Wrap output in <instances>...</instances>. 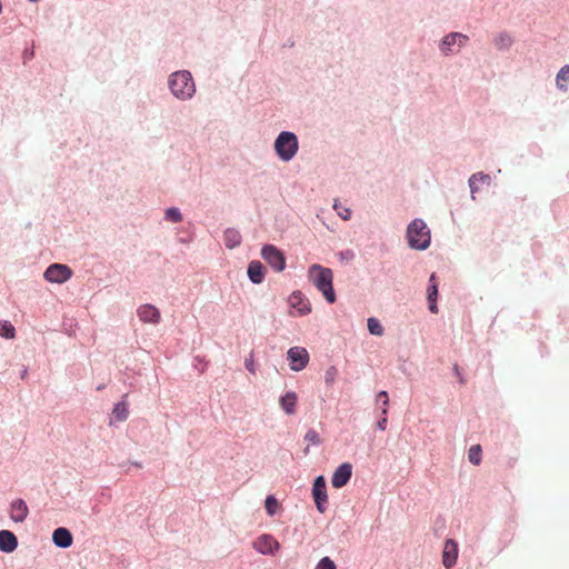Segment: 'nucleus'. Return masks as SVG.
Masks as SVG:
<instances>
[{
    "instance_id": "obj_34",
    "label": "nucleus",
    "mask_w": 569,
    "mask_h": 569,
    "mask_svg": "<svg viewBox=\"0 0 569 569\" xmlns=\"http://www.w3.org/2000/svg\"><path fill=\"white\" fill-rule=\"evenodd\" d=\"M338 376V369L335 366H330L325 372V382L330 386L335 382Z\"/></svg>"
},
{
    "instance_id": "obj_42",
    "label": "nucleus",
    "mask_w": 569,
    "mask_h": 569,
    "mask_svg": "<svg viewBox=\"0 0 569 569\" xmlns=\"http://www.w3.org/2000/svg\"><path fill=\"white\" fill-rule=\"evenodd\" d=\"M27 375H28V369H27V368H24V369L21 371V373H20V378H21V379H24V378L27 377Z\"/></svg>"
},
{
    "instance_id": "obj_7",
    "label": "nucleus",
    "mask_w": 569,
    "mask_h": 569,
    "mask_svg": "<svg viewBox=\"0 0 569 569\" xmlns=\"http://www.w3.org/2000/svg\"><path fill=\"white\" fill-rule=\"evenodd\" d=\"M73 276L72 269L68 264L51 263L43 272V278L50 283L62 284Z\"/></svg>"
},
{
    "instance_id": "obj_22",
    "label": "nucleus",
    "mask_w": 569,
    "mask_h": 569,
    "mask_svg": "<svg viewBox=\"0 0 569 569\" xmlns=\"http://www.w3.org/2000/svg\"><path fill=\"white\" fill-rule=\"evenodd\" d=\"M127 396H123L126 398ZM112 415L117 421L122 422L128 419L129 406L128 402L122 399L113 405Z\"/></svg>"
},
{
    "instance_id": "obj_10",
    "label": "nucleus",
    "mask_w": 569,
    "mask_h": 569,
    "mask_svg": "<svg viewBox=\"0 0 569 569\" xmlns=\"http://www.w3.org/2000/svg\"><path fill=\"white\" fill-rule=\"evenodd\" d=\"M253 549L263 556H274L280 543L270 533H262L253 541Z\"/></svg>"
},
{
    "instance_id": "obj_4",
    "label": "nucleus",
    "mask_w": 569,
    "mask_h": 569,
    "mask_svg": "<svg viewBox=\"0 0 569 569\" xmlns=\"http://www.w3.org/2000/svg\"><path fill=\"white\" fill-rule=\"evenodd\" d=\"M273 149L279 160L282 162L291 161L299 150L298 136L292 131H280L274 139Z\"/></svg>"
},
{
    "instance_id": "obj_26",
    "label": "nucleus",
    "mask_w": 569,
    "mask_h": 569,
    "mask_svg": "<svg viewBox=\"0 0 569 569\" xmlns=\"http://www.w3.org/2000/svg\"><path fill=\"white\" fill-rule=\"evenodd\" d=\"M264 509H266V513L269 516V517H273L278 513L279 509H280V502L279 500L276 498L274 495L270 493L264 499Z\"/></svg>"
},
{
    "instance_id": "obj_8",
    "label": "nucleus",
    "mask_w": 569,
    "mask_h": 569,
    "mask_svg": "<svg viewBox=\"0 0 569 569\" xmlns=\"http://www.w3.org/2000/svg\"><path fill=\"white\" fill-rule=\"evenodd\" d=\"M292 316L303 317L311 312V303L301 290H293L287 299Z\"/></svg>"
},
{
    "instance_id": "obj_23",
    "label": "nucleus",
    "mask_w": 569,
    "mask_h": 569,
    "mask_svg": "<svg viewBox=\"0 0 569 569\" xmlns=\"http://www.w3.org/2000/svg\"><path fill=\"white\" fill-rule=\"evenodd\" d=\"M490 180H491L490 176L487 174V173H483L481 171L471 174L469 180H468V184H469L470 192H471V198L475 199V193L478 192V190H479V187L477 186V182H487V183H489Z\"/></svg>"
},
{
    "instance_id": "obj_45",
    "label": "nucleus",
    "mask_w": 569,
    "mask_h": 569,
    "mask_svg": "<svg viewBox=\"0 0 569 569\" xmlns=\"http://www.w3.org/2000/svg\"><path fill=\"white\" fill-rule=\"evenodd\" d=\"M180 241H181V242H187L188 240L186 239V237H182V238L180 239Z\"/></svg>"
},
{
    "instance_id": "obj_25",
    "label": "nucleus",
    "mask_w": 569,
    "mask_h": 569,
    "mask_svg": "<svg viewBox=\"0 0 569 569\" xmlns=\"http://www.w3.org/2000/svg\"><path fill=\"white\" fill-rule=\"evenodd\" d=\"M512 43H513V39L506 31L498 33L493 39V44L496 46V48L498 50H501V51L508 50L512 46Z\"/></svg>"
},
{
    "instance_id": "obj_17",
    "label": "nucleus",
    "mask_w": 569,
    "mask_h": 569,
    "mask_svg": "<svg viewBox=\"0 0 569 569\" xmlns=\"http://www.w3.org/2000/svg\"><path fill=\"white\" fill-rule=\"evenodd\" d=\"M267 269L260 260H252L248 263L247 274L251 283L260 284L266 279Z\"/></svg>"
},
{
    "instance_id": "obj_31",
    "label": "nucleus",
    "mask_w": 569,
    "mask_h": 569,
    "mask_svg": "<svg viewBox=\"0 0 569 569\" xmlns=\"http://www.w3.org/2000/svg\"><path fill=\"white\" fill-rule=\"evenodd\" d=\"M183 216L178 207H169L164 210V220L178 223L182 221Z\"/></svg>"
},
{
    "instance_id": "obj_28",
    "label": "nucleus",
    "mask_w": 569,
    "mask_h": 569,
    "mask_svg": "<svg viewBox=\"0 0 569 569\" xmlns=\"http://www.w3.org/2000/svg\"><path fill=\"white\" fill-rule=\"evenodd\" d=\"M376 402L380 407L381 415L387 416L389 412V395L386 390H380L376 396Z\"/></svg>"
},
{
    "instance_id": "obj_43",
    "label": "nucleus",
    "mask_w": 569,
    "mask_h": 569,
    "mask_svg": "<svg viewBox=\"0 0 569 569\" xmlns=\"http://www.w3.org/2000/svg\"><path fill=\"white\" fill-rule=\"evenodd\" d=\"M293 44H295V42H293V41L288 40V41H287V43H286L284 46H287V47H293Z\"/></svg>"
},
{
    "instance_id": "obj_41",
    "label": "nucleus",
    "mask_w": 569,
    "mask_h": 569,
    "mask_svg": "<svg viewBox=\"0 0 569 569\" xmlns=\"http://www.w3.org/2000/svg\"><path fill=\"white\" fill-rule=\"evenodd\" d=\"M130 465L136 467V468H142V463L139 462V461H131Z\"/></svg>"
},
{
    "instance_id": "obj_14",
    "label": "nucleus",
    "mask_w": 569,
    "mask_h": 569,
    "mask_svg": "<svg viewBox=\"0 0 569 569\" xmlns=\"http://www.w3.org/2000/svg\"><path fill=\"white\" fill-rule=\"evenodd\" d=\"M427 302H428V310L431 313H438L439 307H438V298H439V283H438V277L436 272H432L429 276L428 286H427Z\"/></svg>"
},
{
    "instance_id": "obj_24",
    "label": "nucleus",
    "mask_w": 569,
    "mask_h": 569,
    "mask_svg": "<svg viewBox=\"0 0 569 569\" xmlns=\"http://www.w3.org/2000/svg\"><path fill=\"white\" fill-rule=\"evenodd\" d=\"M557 88L560 91H569V64H565L556 76Z\"/></svg>"
},
{
    "instance_id": "obj_3",
    "label": "nucleus",
    "mask_w": 569,
    "mask_h": 569,
    "mask_svg": "<svg viewBox=\"0 0 569 569\" xmlns=\"http://www.w3.org/2000/svg\"><path fill=\"white\" fill-rule=\"evenodd\" d=\"M408 247L412 250L425 251L431 244V231L426 221L415 218L409 222L406 230Z\"/></svg>"
},
{
    "instance_id": "obj_38",
    "label": "nucleus",
    "mask_w": 569,
    "mask_h": 569,
    "mask_svg": "<svg viewBox=\"0 0 569 569\" xmlns=\"http://www.w3.org/2000/svg\"><path fill=\"white\" fill-rule=\"evenodd\" d=\"M453 373L461 385L466 383V379L463 378L461 369L457 363L453 366Z\"/></svg>"
},
{
    "instance_id": "obj_21",
    "label": "nucleus",
    "mask_w": 569,
    "mask_h": 569,
    "mask_svg": "<svg viewBox=\"0 0 569 569\" xmlns=\"http://www.w3.org/2000/svg\"><path fill=\"white\" fill-rule=\"evenodd\" d=\"M242 242V236L236 228H227L223 231V243L224 246L232 250L239 247Z\"/></svg>"
},
{
    "instance_id": "obj_46",
    "label": "nucleus",
    "mask_w": 569,
    "mask_h": 569,
    "mask_svg": "<svg viewBox=\"0 0 569 569\" xmlns=\"http://www.w3.org/2000/svg\"><path fill=\"white\" fill-rule=\"evenodd\" d=\"M308 452H309V446H307V447L305 448V453H308Z\"/></svg>"
},
{
    "instance_id": "obj_27",
    "label": "nucleus",
    "mask_w": 569,
    "mask_h": 569,
    "mask_svg": "<svg viewBox=\"0 0 569 569\" xmlns=\"http://www.w3.org/2000/svg\"><path fill=\"white\" fill-rule=\"evenodd\" d=\"M367 328L370 335L372 336H382L385 332V328L381 325L380 320L376 317H370L367 320Z\"/></svg>"
},
{
    "instance_id": "obj_44",
    "label": "nucleus",
    "mask_w": 569,
    "mask_h": 569,
    "mask_svg": "<svg viewBox=\"0 0 569 569\" xmlns=\"http://www.w3.org/2000/svg\"><path fill=\"white\" fill-rule=\"evenodd\" d=\"M28 1H29V2H31V3H37V2H39L40 0H28Z\"/></svg>"
},
{
    "instance_id": "obj_15",
    "label": "nucleus",
    "mask_w": 569,
    "mask_h": 569,
    "mask_svg": "<svg viewBox=\"0 0 569 569\" xmlns=\"http://www.w3.org/2000/svg\"><path fill=\"white\" fill-rule=\"evenodd\" d=\"M137 315L143 323L157 325L161 319L160 310L151 303L140 306Z\"/></svg>"
},
{
    "instance_id": "obj_9",
    "label": "nucleus",
    "mask_w": 569,
    "mask_h": 569,
    "mask_svg": "<svg viewBox=\"0 0 569 569\" xmlns=\"http://www.w3.org/2000/svg\"><path fill=\"white\" fill-rule=\"evenodd\" d=\"M287 360L289 368L295 372H299L308 366L310 357L306 348L295 346L288 349Z\"/></svg>"
},
{
    "instance_id": "obj_1",
    "label": "nucleus",
    "mask_w": 569,
    "mask_h": 569,
    "mask_svg": "<svg viewBox=\"0 0 569 569\" xmlns=\"http://www.w3.org/2000/svg\"><path fill=\"white\" fill-rule=\"evenodd\" d=\"M307 276L308 280L321 292L329 305L337 301V293L333 288V272L330 268L313 263L308 268Z\"/></svg>"
},
{
    "instance_id": "obj_29",
    "label": "nucleus",
    "mask_w": 569,
    "mask_h": 569,
    "mask_svg": "<svg viewBox=\"0 0 569 569\" xmlns=\"http://www.w3.org/2000/svg\"><path fill=\"white\" fill-rule=\"evenodd\" d=\"M468 460L471 465L478 466L482 460V448L480 445H472L468 450Z\"/></svg>"
},
{
    "instance_id": "obj_40",
    "label": "nucleus",
    "mask_w": 569,
    "mask_h": 569,
    "mask_svg": "<svg viewBox=\"0 0 569 569\" xmlns=\"http://www.w3.org/2000/svg\"><path fill=\"white\" fill-rule=\"evenodd\" d=\"M34 57V50L33 49H27L23 51V60L27 62L28 60L33 59Z\"/></svg>"
},
{
    "instance_id": "obj_35",
    "label": "nucleus",
    "mask_w": 569,
    "mask_h": 569,
    "mask_svg": "<svg viewBox=\"0 0 569 569\" xmlns=\"http://www.w3.org/2000/svg\"><path fill=\"white\" fill-rule=\"evenodd\" d=\"M341 261H351L355 258V252L351 249H346L339 252Z\"/></svg>"
},
{
    "instance_id": "obj_12",
    "label": "nucleus",
    "mask_w": 569,
    "mask_h": 569,
    "mask_svg": "<svg viewBox=\"0 0 569 569\" xmlns=\"http://www.w3.org/2000/svg\"><path fill=\"white\" fill-rule=\"evenodd\" d=\"M352 465L348 461L340 463L331 476V485L336 489L347 486L352 477Z\"/></svg>"
},
{
    "instance_id": "obj_37",
    "label": "nucleus",
    "mask_w": 569,
    "mask_h": 569,
    "mask_svg": "<svg viewBox=\"0 0 569 569\" xmlns=\"http://www.w3.org/2000/svg\"><path fill=\"white\" fill-rule=\"evenodd\" d=\"M244 367L246 369L251 372V373H254L256 372V367H254V361L252 359V356L250 358H247L244 360Z\"/></svg>"
},
{
    "instance_id": "obj_30",
    "label": "nucleus",
    "mask_w": 569,
    "mask_h": 569,
    "mask_svg": "<svg viewBox=\"0 0 569 569\" xmlns=\"http://www.w3.org/2000/svg\"><path fill=\"white\" fill-rule=\"evenodd\" d=\"M0 337L8 340L16 337V328L10 321L0 320Z\"/></svg>"
},
{
    "instance_id": "obj_13",
    "label": "nucleus",
    "mask_w": 569,
    "mask_h": 569,
    "mask_svg": "<svg viewBox=\"0 0 569 569\" xmlns=\"http://www.w3.org/2000/svg\"><path fill=\"white\" fill-rule=\"evenodd\" d=\"M459 543L453 538H446L442 548V565L447 569H451L458 560Z\"/></svg>"
},
{
    "instance_id": "obj_19",
    "label": "nucleus",
    "mask_w": 569,
    "mask_h": 569,
    "mask_svg": "<svg viewBox=\"0 0 569 569\" xmlns=\"http://www.w3.org/2000/svg\"><path fill=\"white\" fill-rule=\"evenodd\" d=\"M19 546L16 533L8 529L0 530V551L3 553H12Z\"/></svg>"
},
{
    "instance_id": "obj_16",
    "label": "nucleus",
    "mask_w": 569,
    "mask_h": 569,
    "mask_svg": "<svg viewBox=\"0 0 569 569\" xmlns=\"http://www.w3.org/2000/svg\"><path fill=\"white\" fill-rule=\"evenodd\" d=\"M51 540L57 548L68 549L73 543V535L66 527H58L53 530Z\"/></svg>"
},
{
    "instance_id": "obj_11",
    "label": "nucleus",
    "mask_w": 569,
    "mask_h": 569,
    "mask_svg": "<svg viewBox=\"0 0 569 569\" xmlns=\"http://www.w3.org/2000/svg\"><path fill=\"white\" fill-rule=\"evenodd\" d=\"M468 40V37L460 32H450L446 34L439 42V50L445 56H450L458 50L455 49V46L458 44V47H461L463 42Z\"/></svg>"
},
{
    "instance_id": "obj_20",
    "label": "nucleus",
    "mask_w": 569,
    "mask_h": 569,
    "mask_svg": "<svg viewBox=\"0 0 569 569\" xmlns=\"http://www.w3.org/2000/svg\"><path fill=\"white\" fill-rule=\"evenodd\" d=\"M297 405L298 395L292 390H288L279 397V406L281 410L288 416L296 413Z\"/></svg>"
},
{
    "instance_id": "obj_39",
    "label": "nucleus",
    "mask_w": 569,
    "mask_h": 569,
    "mask_svg": "<svg viewBox=\"0 0 569 569\" xmlns=\"http://www.w3.org/2000/svg\"><path fill=\"white\" fill-rule=\"evenodd\" d=\"M351 210L348 208H345L342 211H338V214L342 220H349L351 218Z\"/></svg>"
},
{
    "instance_id": "obj_33",
    "label": "nucleus",
    "mask_w": 569,
    "mask_h": 569,
    "mask_svg": "<svg viewBox=\"0 0 569 569\" xmlns=\"http://www.w3.org/2000/svg\"><path fill=\"white\" fill-rule=\"evenodd\" d=\"M315 569H337V565L330 557L325 556L317 562Z\"/></svg>"
},
{
    "instance_id": "obj_32",
    "label": "nucleus",
    "mask_w": 569,
    "mask_h": 569,
    "mask_svg": "<svg viewBox=\"0 0 569 569\" xmlns=\"http://www.w3.org/2000/svg\"><path fill=\"white\" fill-rule=\"evenodd\" d=\"M305 441H307L309 445L312 446H320L321 445V438L318 433V431L313 428H309L303 437Z\"/></svg>"
},
{
    "instance_id": "obj_18",
    "label": "nucleus",
    "mask_w": 569,
    "mask_h": 569,
    "mask_svg": "<svg viewBox=\"0 0 569 569\" xmlns=\"http://www.w3.org/2000/svg\"><path fill=\"white\" fill-rule=\"evenodd\" d=\"M28 515L29 508L23 499L17 498L12 500V502L10 503V518L13 522H23L27 519Z\"/></svg>"
},
{
    "instance_id": "obj_6",
    "label": "nucleus",
    "mask_w": 569,
    "mask_h": 569,
    "mask_svg": "<svg viewBox=\"0 0 569 569\" xmlns=\"http://www.w3.org/2000/svg\"><path fill=\"white\" fill-rule=\"evenodd\" d=\"M311 497L319 513H325L328 509L327 480L325 476H317L311 486Z\"/></svg>"
},
{
    "instance_id": "obj_5",
    "label": "nucleus",
    "mask_w": 569,
    "mask_h": 569,
    "mask_svg": "<svg viewBox=\"0 0 569 569\" xmlns=\"http://www.w3.org/2000/svg\"><path fill=\"white\" fill-rule=\"evenodd\" d=\"M260 254L262 259L272 268L274 272H282L287 267L286 252L272 243H266L261 247Z\"/></svg>"
},
{
    "instance_id": "obj_36",
    "label": "nucleus",
    "mask_w": 569,
    "mask_h": 569,
    "mask_svg": "<svg viewBox=\"0 0 569 569\" xmlns=\"http://www.w3.org/2000/svg\"><path fill=\"white\" fill-rule=\"evenodd\" d=\"M387 425H388V415L387 416L381 415V417L376 422L377 429L380 431H385L387 429Z\"/></svg>"
},
{
    "instance_id": "obj_2",
    "label": "nucleus",
    "mask_w": 569,
    "mask_h": 569,
    "mask_svg": "<svg viewBox=\"0 0 569 569\" xmlns=\"http://www.w3.org/2000/svg\"><path fill=\"white\" fill-rule=\"evenodd\" d=\"M168 87L174 98L181 101L190 100L196 94V82L189 70H178L168 78Z\"/></svg>"
}]
</instances>
